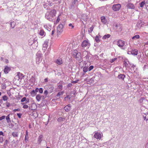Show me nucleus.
Here are the masks:
<instances>
[{
    "mask_svg": "<svg viewBox=\"0 0 148 148\" xmlns=\"http://www.w3.org/2000/svg\"><path fill=\"white\" fill-rule=\"evenodd\" d=\"M56 14V10L54 9L52 10L50 12H47L46 13L45 18L50 21H53Z\"/></svg>",
    "mask_w": 148,
    "mask_h": 148,
    "instance_id": "1",
    "label": "nucleus"
},
{
    "mask_svg": "<svg viewBox=\"0 0 148 148\" xmlns=\"http://www.w3.org/2000/svg\"><path fill=\"white\" fill-rule=\"evenodd\" d=\"M74 58L76 59L79 61H82V58L81 53L79 52H78L77 50H74L72 52Z\"/></svg>",
    "mask_w": 148,
    "mask_h": 148,
    "instance_id": "2",
    "label": "nucleus"
},
{
    "mask_svg": "<svg viewBox=\"0 0 148 148\" xmlns=\"http://www.w3.org/2000/svg\"><path fill=\"white\" fill-rule=\"evenodd\" d=\"M42 54L40 51H38L36 54V62L37 64H39L42 58L41 57Z\"/></svg>",
    "mask_w": 148,
    "mask_h": 148,
    "instance_id": "3",
    "label": "nucleus"
},
{
    "mask_svg": "<svg viewBox=\"0 0 148 148\" xmlns=\"http://www.w3.org/2000/svg\"><path fill=\"white\" fill-rule=\"evenodd\" d=\"M121 7V5L120 4H114L112 7V10L115 11L119 10Z\"/></svg>",
    "mask_w": 148,
    "mask_h": 148,
    "instance_id": "4",
    "label": "nucleus"
},
{
    "mask_svg": "<svg viewBox=\"0 0 148 148\" xmlns=\"http://www.w3.org/2000/svg\"><path fill=\"white\" fill-rule=\"evenodd\" d=\"M125 44V42L121 40H119L117 43V45L123 49H124L125 48V47L124 48L123 47Z\"/></svg>",
    "mask_w": 148,
    "mask_h": 148,
    "instance_id": "5",
    "label": "nucleus"
},
{
    "mask_svg": "<svg viewBox=\"0 0 148 148\" xmlns=\"http://www.w3.org/2000/svg\"><path fill=\"white\" fill-rule=\"evenodd\" d=\"M63 25L62 24H60L57 27V32H58L61 33L63 31Z\"/></svg>",
    "mask_w": 148,
    "mask_h": 148,
    "instance_id": "6",
    "label": "nucleus"
},
{
    "mask_svg": "<svg viewBox=\"0 0 148 148\" xmlns=\"http://www.w3.org/2000/svg\"><path fill=\"white\" fill-rule=\"evenodd\" d=\"M90 44L88 42V41L86 40H84L82 42V46L83 47H84L87 46H90Z\"/></svg>",
    "mask_w": 148,
    "mask_h": 148,
    "instance_id": "7",
    "label": "nucleus"
},
{
    "mask_svg": "<svg viewBox=\"0 0 148 148\" xmlns=\"http://www.w3.org/2000/svg\"><path fill=\"white\" fill-rule=\"evenodd\" d=\"M16 76V79H21L24 77L23 75L20 72H18Z\"/></svg>",
    "mask_w": 148,
    "mask_h": 148,
    "instance_id": "8",
    "label": "nucleus"
},
{
    "mask_svg": "<svg viewBox=\"0 0 148 148\" xmlns=\"http://www.w3.org/2000/svg\"><path fill=\"white\" fill-rule=\"evenodd\" d=\"M51 6V3H49L48 2L45 3L43 4L44 7L46 9H49V8Z\"/></svg>",
    "mask_w": 148,
    "mask_h": 148,
    "instance_id": "9",
    "label": "nucleus"
},
{
    "mask_svg": "<svg viewBox=\"0 0 148 148\" xmlns=\"http://www.w3.org/2000/svg\"><path fill=\"white\" fill-rule=\"evenodd\" d=\"M48 41H45L44 42L43 45L42 49L43 50H46L48 46Z\"/></svg>",
    "mask_w": 148,
    "mask_h": 148,
    "instance_id": "10",
    "label": "nucleus"
},
{
    "mask_svg": "<svg viewBox=\"0 0 148 148\" xmlns=\"http://www.w3.org/2000/svg\"><path fill=\"white\" fill-rule=\"evenodd\" d=\"M53 87L51 85H49L48 86L47 90H48L49 93H51L53 92Z\"/></svg>",
    "mask_w": 148,
    "mask_h": 148,
    "instance_id": "11",
    "label": "nucleus"
},
{
    "mask_svg": "<svg viewBox=\"0 0 148 148\" xmlns=\"http://www.w3.org/2000/svg\"><path fill=\"white\" fill-rule=\"evenodd\" d=\"M94 137L97 139H100L101 138V135L99 132H96L94 135Z\"/></svg>",
    "mask_w": 148,
    "mask_h": 148,
    "instance_id": "12",
    "label": "nucleus"
},
{
    "mask_svg": "<svg viewBox=\"0 0 148 148\" xmlns=\"http://www.w3.org/2000/svg\"><path fill=\"white\" fill-rule=\"evenodd\" d=\"M71 106L70 104H68L65 106L64 108V109L66 112H68L70 111L71 109Z\"/></svg>",
    "mask_w": 148,
    "mask_h": 148,
    "instance_id": "13",
    "label": "nucleus"
},
{
    "mask_svg": "<svg viewBox=\"0 0 148 148\" xmlns=\"http://www.w3.org/2000/svg\"><path fill=\"white\" fill-rule=\"evenodd\" d=\"M64 82L63 81H60L58 84H57V86L58 88L62 89V85L64 84Z\"/></svg>",
    "mask_w": 148,
    "mask_h": 148,
    "instance_id": "14",
    "label": "nucleus"
},
{
    "mask_svg": "<svg viewBox=\"0 0 148 148\" xmlns=\"http://www.w3.org/2000/svg\"><path fill=\"white\" fill-rule=\"evenodd\" d=\"M10 69H11L10 67L8 66H5L4 70V73L5 74L8 73V72L10 71Z\"/></svg>",
    "mask_w": 148,
    "mask_h": 148,
    "instance_id": "15",
    "label": "nucleus"
},
{
    "mask_svg": "<svg viewBox=\"0 0 148 148\" xmlns=\"http://www.w3.org/2000/svg\"><path fill=\"white\" fill-rule=\"evenodd\" d=\"M101 21L104 24H106L107 22V20L104 16H102L101 17Z\"/></svg>",
    "mask_w": 148,
    "mask_h": 148,
    "instance_id": "16",
    "label": "nucleus"
},
{
    "mask_svg": "<svg viewBox=\"0 0 148 148\" xmlns=\"http://www.w3.org/2000/svg\"><path fill=\"white\" fill-rule=\"evenodd\" d=\"M127 8L129 9H134L135 8L134 4L131 3H128L127 5Z\"/></svg>",
    "mask_w": 148,
    "mask_h": 148,
    "instance_id": "17",
    "label": "nucleus"
},
{
    "mask_svg": "<svg viewBox=\"0 0 148 148\" xmlns=\"http://www.w3.org/2000/svg\"><path fill=\"white\" fill-rule=\"evenodd\" d=\"M56 63L58 65H60L63 63V62L61 58H58L56 61Z\"/></svg>",
    "mask_w": 148,
    "mask_h": 148,
    "instance_id": "18",
    "label": "nucleus"
},
{
    "mask_svg": "<svg viewBox=\"0 0 148 148\" xmlns=\"http://www.w3.org/2000/svg\"><path fill=\"white\" fill-rule=\"evenodd\" d=\"M125 77V76L124 74H121L118 75V78L119 79L123 80Z\"/></svg>",
    "mask_w": 148,
    "mask_h": 148,
    "instance_id": "19",
    "label": "nucleus"
},
{
    "mask_svg": "<svg viewBox=\"0 0 148 148\" xmlns=\"http://www.w3.org/2000/svg\"><path fill=\"white\" fill-rule=\"evenodd\" d=\"M39 34L41 36H44L45 35V32L44 31L41 29L39 31Z\"/></svg>",
    "mask_w": 148,
    "mask_h": 148,
    "instance_id": "20",
    "label": "nucleus"
},
{
    "mask_svg": "<svg viewBox=\"0 0 148 148\" xmlns=\"http://www.w3.org/2000/svg\"><path fill=\"white\" fill-rule=\"evenodd\" d=\"M138 50L136 49L132 50V55L134 56L137 55L138 54Z\"/></svg>",
    "mask_w": 148,
    "mask_h": 148,
    "instance_id": "21",
    "label": "nucleus"
},
{
    "mask_svg": "<svg viewBox=\"0 0 148 148\" xmlns=\"http://www.w3.org/2000/svg\"><path fill=\"white\" fill-rule=\"evenodd\" d=\"M42 97V96L40 95L39 94H38L36 95V99L37 101H40Z\"/></svg>",
    "mask_w": 148,
    "mask_h": 148,
    "instance_id": "22",
    "label": "nucleus"
},
{
    "mask_svg": "<svg viewBox=\"0 0 148 148\" xmlns=\"http://www.w3.org/2000/svg\"><path fill=\"white\" fill-rule=\"evenodd\" d=\"M43 137V136L42 135H40L38 138V144H40L42 140V138Z\"/></svg>",
    "mask_w": 148,
    "mask_h": 148,
    "instance_id": "23",
    "label": "nucleus"
},
{
    "mask_svg": "<svg viewBox=\"0 0 148 148\" xmlns=\"http://www.w3.org/2000/svg\"><path fill=\"white\" fill-rule=\"evenodd\" d=\"M65 118L62 117H59L57 119V121L59 122H61V121H64L65 120Z\"/></svg>",
    "mask_w": 148,
    "mask_h": 148,
    "instance_id": "24",
    "label": "nucleus"
},
{
    "mask_svg": "<svg viewBox=\"0 0 148 148\" xmlns=\"http://www.w3.org/2000/svg\"><path fill=\"white\" fill-rule=\"evenodd\" d=\"M12 135L14 137H18V132H13L12 133Z\"/></svg>",
    "mask_w": 148,
    "mask_h": 148,
    "instance_id": "25",
    "label": "nucleus"
},
{
    "mask_svg": "<svg viewBox=\"0 0 148 148\" xmlns=\"http://www.w3.org/2000/svg\"><path fill=\"white\" fill-rule=\"evenodd\" d=\"M44 27L48 31H50L51 30V27L50 26L45 25L44 26Z\"/></svg>",
    "mask_w": 148,
    "mask_h": 148,
    "instance_id": "26",
    "label": "nucleus"
},
{
    "mask_svg": "<svg viewBox=\"0 0 148 148\" xmlns=\"http://www.w3.org/2000/svg\"><path fill=\"white\" fill-rule=\"evenodd\" d=\"M88 70V68L86 66H84L83 69V71L85 73Z\"/></svg>",
    "mask_w": 148,
    "mask_h": 148,
    "instance_id": "27",
    "label": "nucleus"
},
{
    "mask_svg": "<svg viewBox=\"0 0 148 148\" xmlns=\"http://www.w3.org/2000/svg\"><path fill=\"white\" fill-rule=\"evenodd\" d=\"M140 38V36L138 35H136L132 38V39H137Z\"/></svg>",
    "mask_w": 148,
    "mask_h": 148,
    "instance_id": "28",
    "label": "nucleus"
},
{
    "mask_svg": "<svg viewBox=\"0 0 148 148\" xmlns=\"http://www.w3.org/2000/svg\"><path fill=\"white\" fill-rule=\"evenodd\" d=\"M15 23L14 21L10 23V26L12 28H14L15 25Z\"/></svg>",
    "mask_w": 148,
    "mask_h": 148,
    "instance_id": "29",
    "label": "nucleus"
},
{
    "mask_svg": "<svg viewBox=\"0 0 148 148\" xmlns=\"http://www.w3.org/2000/svg\"><path fill=\"white\" fill-rule=\"evenodd\" d=\"M143 117L144 120L147 121L148 120V113L147 114H145L143 115Z\"/></svg>",
    "mask_w": 148,
    "mask_h": 148,
    "instance_id": "30",
    "label": "nucleus"
},
{
    "mask_svg": "<svg viewBox=\"0 0 148 148\" xmlns=\"http://www.w3.org/2000/svg\"><path fill=\"white\" fill-rule=\"evenodd\" d=\"M145 3V1H142L139 3L140 7L141 8H142L144 5Z\"/></svg>",
    "mask_w": 148,
    "mask_h": 148,
    "instance_id": "31",
    "label": "nucleus"
},
{
    "mask_svg": "<svg viewBox=\"0 0 148 148\" xmlns=\"http://www.w3.org/2000/svg\"><path fill=\"white\" fill-rule=\"evenodd\" d=\"M110 36V35L109 34L105 35L103 37V39H106L109 38Z\"/></svg>",
    "mask_w": 148,
    "mask_h": 148,
    "instance_id": "32",
    "label": "nucleus"
},
{
    "mask_svg": "<svg viewBox=\"0 0 148 148\" xmlns=\"http://www.w3.org/2000/svg\"><path fill=\"white\" fill-rule=\"evenodd\" d=\"M30 94L32 96H34L36 94V93L34 91V90H32L30 92Z\"/></svg>",
    "mask_w": 148,
    "mask_h": 148,
    "instance_id": "33",
    "label": "nucleus"
},
{
    "mask_svg": "<svg viewBox=\"0 0 148 148\" xmlns=\"http://www.w3.org/2000/svg\"><path fill=\"white\" fill-rule=\"evenodd\" d=\"M95 40L97 42H100V40L99 39V36H96Z\"/></svg>",
    "mask_w": 148,
    "mask_h": 148,
    "instance_id": "34",
    "label": "nucleus"
},
{
    "mask_svg": "<svg viewBox=\"0 0 148 148\" xmlns=\"http://www.w3.org/2000/svg\"><path fill=\"white\" fill-rule=\"evenodd\" d=\"M93 29V26L91 27L90 28H88V31L89 33H91Z\"/></svg>",
    "mask_w": 148,
    "mask_h": 148,
    "instance_id": "35",
    "label": "nucleus"
},
{
    "mask_svg": "<svg viewBox=\"0 0 148 148\" xmlns=\"http://www.w3.org/2000/svg\"><path fill=\"white\" fill-rule=\"evenodd\" d=\"M63 92H58L56 95L57 97H60V96L63 94Z\"/></svg>",
    "mask_w": 148,
    "mask_h": 148,
    "instance_id": "36",
    "label": "nucleus"
},
{
    "mask_svg": "<svg viewBox=\"0 0 148 148\" xmlns=\"http://www.w3.org/2000/svg\"><path fill=\"white\" fill-rule=\"evenodd\" d=\"M10 114L8 115L6 117V120L8 122L10 120Z\"/></svg>",
    "mask_w": 148,
    "mask_h": 148,
    "instance_id": "37",
    "label": "nucleus"
},
{
    "mask_svg": "<svg viewBox=\"0 0 148 148\" xmlns=\"http://www.w3.org/2000/svg\"><path fill=\"white\" fill-rule=\"evenodd\" d=\"M36 42V41H34V40H30L29 42V45H31L33 44V43H34V42Z\"/></svg>",
    "mask_w": 148,
    "mask_h": 148,
    "instance_id": "38",
    "label": "nucleus"
},
{
    "mask_svg": "<svg viewBox=\"0 0 148 148\" xmlns=\"http://www.w3.org/2000/svg\"><path fill=\"white\" fill-rule=\"evenodd\" d=\"M3 100L4 101H6L8 99V97L6 95H4L2 97Z\"/></svg>",
    "mask_w": 148,
    "mask_h": 148,
    "instance_id": "39",
    "label": "nucleus"
},
{
    "mask_svg": "<svg viewBox=\"0 0 148 148\" xmlns=\"http://www.w3.org/2000/svg\"><path fill=\"white\" fill-rule=\"evenodd\" d=\"M48 93H49V92H48V90H45L44 92V94L45 96H47Z\"/></svg>",
    "mask_w": 148,
    "mask_h": 148,
    "instance_id": "40",
    "label": "nucleus"
},
{
    "mask_svg": "<svg viewBox=\"0 0 148 148\" xmlns=\"http://www.w3.org/2000/svg\"><path fill=\"white\" fill-rule=\"evenodd\" d=\"M116 59H117L116 58H114V59H111L110 60V62L111 63H112L113 62L116 60Z\"/></svg>",
    "mask_w": 148,
    "mask_h": 148,
    "instance_id": "41",
    "label": "nucleus"
},
{
    "mask_svg": "<svg viewBox=\"0 0 148 148\" xmlns=\"http://www.w3.org/2000/svg\"><path fill=\"white\" fill-rule=\"evenodd\" d=\"M94 66H90L89 68H88V70L89 71H90L92 69H93Z\"/></svg>",
    "mask_w": 148,
    "mask_h": 148,
    "instance_id": "42",
    "label": "nucleus"
},
{
    "mask_svg": "<svg viewBox=\"0 0 148 148\" xmlns=\"http://www.w3.org/2000/svg\"><path fill=\"white\" fill-rule=\"evenodd\" d=\"M5 104L6 105V106L7 107H9L11 105L10 103L8 102L6 103Z\"/></svg>",
    "mask_w": 148,
    "mask_h": 148,
    "instance_id": "43",
    "label": "nucleus"
},
{
    "mask_svg": "<svg viewBox=\"0 0 148 148\" xmlns=\"http://www.w3.org/2000/svg\"><path fill=\"white\" fill-rule=\"evenodd\" d=\"M39 90L38 91H39V92L40 93H42L43 92L42 88H39Z\"/></svg>",
    "mask_w": 148,
    "mask_h": 148,
    "instance_id": "44",
    "label": "nucleus"
},
{
    "mask_svg": "<svg viewBox=\"0 0 148 148\" xmlns=\"http://www.w3.org/2000/svg\"><path fill=\"white\" fill-rule=\"evenodd\" d=\"M145 99L144 97H142L139 99V101L140 103H142L143 102V100Z\"/></svg>",
    "mask_w": 148,
    "mask_h": 148,
    "instance_id": "45",
    "label": "nucleus"
},
{
    "mask_svg": "<svg viewBox=\"0 0 148 148\" xmlns=\"http://www.w3.org/2000/svg\"><path fill=\"white\" fill-rule=\"evenodd\" d=\"M79 81V79H77L75 81H73L71 82L73 84H75L77 83Z\"/></svg>",
    "mask_w": 148,
    "mask_h": 148,
    "instance_id": "46",
    "label": "nucleus"
},
{
    "mask_svg": "<svg viewBox=\"0 0 148 148\" xmlns=\"http://www.w3.org/2000/svg\"><path fill=\"white\" fill-rule=\"evenodd\" d=\"M26 99V97H23L21 100V102H23L24 101H25Z\"/></svg>",
    "mask_w": 148,
    "mask_h": 148,
    "instance_id": "47",
    "label": "nucleus"
},
{
    "mask_svg": "<svg viewBox=\"0 0 148 148\" xmlns=\"http://www.w3.org/2000/svg\"><path fill=\"white\" fill-rule=\"evenodd\" d=\"M5 116H1V117H0V121H1L3 119H5Z\"/></svg>",
    "mask_w": 148,
    "mask_h": 148,
    "instance_id": "48",
    "label": "nucleus"
},
{
    "mask_svg": "<svg viewBox=\"0 0 148 148\" xmlns=\"http://www.w3.org/2000/svg\"><path fill=\"white\" fill-rule=\"evenodd\" d=\"M72 86V84L69 83L67 86V88L71 87Z\"/></svg>",
    "mask_w": 148,
    "mask_h": 148,
    "instance_id": "49",
    "label": "nucleus"
},
{
    "mask_svg": "<svg viewBox=\"0 0 148 148\" xmlns=\"http://www.w3.org/2000/svg\"><path fill=\"white\" fill-rule=\"evenodd\" d=\"M29 138V137L28 136H25V141H28V139Z\"/></svg>",
    "mask_w": 148,
    "mask_h": 148,
    "instance_id": "50",
    "label": "nucleus"
},
{
    "mask_svg": "<svg viewBox=\"0 0 148 148\" xmlns=\"http://www.w3.org/2000/svg\"><path fill=\"white\" fill-rule=\"evenodd\" d=\"M17 115L18 116V118H19L21 117V116L22 115V114L21 113H17Z\"/></svg>",
    "mask_w": 148,
    "mask_h": 148,
    "instance_id": "51",
    "label": "nucleus"
},
{
    "mask_svg": "<svg viewBox=\"0 0 148 148\" xmlns=\"http://www.w3.org/2000/svg\"><path fill=\"white\" fill-rule=\"evenodd\" d=\"M20 109L19 108H17L16 109H14L13 110V112H16V111H20Z\"/></svg>",
    "mask_w": 148,
    "mask_h": 148,
    "instance_id": "52",
    "label": "nucleus"
},
{
    "mask_svg": "<svg viewBox=\"0 0 148 148\" xmlns=\"http://www.w3.org/2000/svg\"><path fill=\"white\" fill-rule=\"evenodd\" d=\"M28 106L27 105H24L23 108L24 109H27L28 108Z\"/></svg>",
    "mask_w": 148,
    "mask_h": 148,
    "instance_id": "53",
    "label": "nucleus"
},
{
    "mask_svg": "<svg viewBox=\"0 0 148 148\" xmlns=\"http://www.w3.org/2000/svg\"><path fill=\"white\" fill-rule=\"evenodd\" d=\"M39 89L38 88H36L35 90H34V91H35V92L36 93V92H38Z\"/></svg>",
    "mask_w": 148,
    "mask_h": 148,
    "instance_id": "54",
    "label": "nucleus"
},
{
    "mask_svg": "<svg viewBox=\"0 0 148 148\" xmlns=\"http://www.w3.org/2000/svg\"><path fill=\"white\" fill-rule=\"evenodd\" d=\"M4 62L6 63H8L9 62L8 60L7 59H4Z\"/></svg>",
    "mask_w": 148,
    "mask_h": 148,
    "instance_id": "55",
    "label": "nucleus"
},
{
    "mask_svg": "<svg viewBox=\"0 0 148 148\" xmlns=\"http://www.w3.org/2000/svg\"><path fill=\"white\" fill-rule=\"evenodd\" d=\"M3 141V138L2 137H0V143H2Z\"/></svg>",
    "mask_w": 148,
    "mask_h": 148,
    "instance_id": "56",
    "label": "nucleus"
},
{
    "mask_svg": "<svg viewBox=\"0 0 148 148\" xmlns=\"http://www.w3.org/2000/svg\"><path fill=\"white\" fill-rule=\"evenodd\" d=\"M69 26H71V29H73V28H74V26H73V25L72 24H71V23H70V24H69Z\"/></svg>",
    "mask_w": 148,
    "mask_h": 148,
    "instance_id": "57",
    "label": "nucleus"
},
{
    "mask_svg": "<svg viewBox=\"0 0 148 148\" xmlns=\"http://www.w3.org/2000/svg\"><path fill=\"white\" fill-rule=\"evenodd\" d=\"M25 101V103H29V99H26V100Z\"/></svg>",
    "mask_w": 148,
    "mask_h": 148,
    "instance_id": "58",
    "label": "nucleus"
},
{
    "mask_svg": "<svg viewBox=\"0 0 148 148\" xmlns=\"http://www.w3.org/2000/svg\"><path fill=\"white\" fill-rule=\"evenodd\" d=\"M8 140H6L5 141V142L4 143V145H6L8 144Z\"/></svg>",
    "mask_w": 148,
    "mask_h": 148,
    "instance_id": "59",
    "label": "nucleus"
},
{
    "mask_svg": "<svg viewBox=\"0 0 148 148\" xmlns=\"http://www.w3.org/2000/svg\"><path fill=\"white\" fill-rule=\"evenodd\" d=\"M127 53L129 54H132V50L131 51L129 50L128 51Z\"/></svg>",
    "mask_w": 148,
    "mask_h": 148,
    "instance_id": "60",
    "label": "nucleus"
},
{
    "mask_svg": "<svg viewBox=\"0 0 148 148\" xmlns=\"http://www.w3.org/2000/svg\"><path fill=\"white\" fill-rule=\"evenodd\" d=\"M48 78H45L44 79V82H48Z\"/></svg>",
    "mask_w": 148,
    "mask_h": 148,
    "instance_id": "61",
    "label": "nucleus"
},
{
    "mask_svg": "<svg viewBox=\"0 0 148 148\" xmlns=\"http://www.w3.org/2000/svg\"><path fill=\"white\" fill-rule=\"evenodd\" d=\"M55 32V31L54 30H53L52 31V32H51V35H53L54 34V32Z\"/></svg>",
    "mask_w": 148,
    "mask_h": 148,
    "instance_id": "62",
    "label": "nucleus"
},
{
    "mask_svg": "<svg viewBox=\"0 0 148 148\" xmlns=\"http://www.w3.org/2000/svg\"><path fill=\"white\" fill-rule=\"evenodd\" d=\"M140 24V23H139V22H138V23H137L136 25V26L138 27H139V25Z\"/></svg>",
    "mask_w": 148,
    "mask_h": 148,
    "instance_id": "63",
    "label": "nucleus"
},
{
    "mask_svg": "<svg viewBox=\"0 0 148 148\" xmlns=\"http://www.w3.org/2000/svg\"><path fill=\"white\" fill-rule=\"evenodd\" d=\"M60 18H59V17H58V18H57V20H56V22H58L60 20Z\"/></svg>",
    "mask_w": 148,
    "mask_h": 148,
    "instance_id": "64",
    "label": "nucleus"
}]
</instances>
